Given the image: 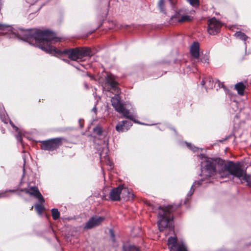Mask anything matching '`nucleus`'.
Masks as SVG:
<instances>
[{
  "label": "nucleus",
  "instance_id": "f257e3e1",
  "mask_svg": "<svg viewBox=\"0 0 251 251\" xmlns=\"http://www.w3.org/2000/svg\"><path fill=\"white\" fill-rule=\"evenodd\" d=\"M201 174L204 178L210 177L218 173L221 177H228L230 175L239 179L242 183L251 184V176L239 164L226 161L220 158L212 159L202 156L201 158Z\"/></svg>",
  "mask_w": 251,
  "mask_h": 251
},
{
  "label": "nucleus",
  "instance_id": "f03ea898",
  "mask_svg": "<svg viewBox=\"0 0 251 251\" xmlns=\"http://www.w3.org/2000/svg\"><path fill=\"white\" fill-rule=\"evenodd\" d=\"M18 34V37L23 36V39L47 52L65 54L69 58L74 61L81 59L78 48L65 50L63 51H60L55 48L52 44L57 42L58 40L54 33L49 31L37 30L31 32L28 30H20Z\"/></svg>",
  "mask_w": 251,
  "mask_h": 251
},
{
  "label": "nucleus",
  "instance_id": "7ed1b4c3",
  "mask_svg": "<svg viewBox=\"0 0 251 251\" xmlns=\"http://www.w3.org/2000/svg\"><path fill=\"white\" fill-rule=\"evenodd\" d=\"M172 207V206L168 205L164 208H160L158 212L157 225L160 231H163L167 227L172 228L171 224L169 223L171 220V218L169 216Z\"/></svg>",
  "mask_w": 251,
  "mask_h": 251
},
{
  "label": "nucleus",
  "instance_id": "20e7f679",
  "mask_svg": "<svg viewBox=\"0 0 251 251\" xmlns=\"http://www.w3.org/2000/svg\"><path fill=\"white\" fill-rule=\"evenodd\" d=\"M106 81L110 85L111 89L115 93V96L111 99L112 105L117 111H121V107L123 105L120 101V98L119 96V89L116 86L117 83L114 80L113 76L111 75H107L106 77Z\"/></svg>",
  "mask_w": 251,
  "mask_h": 251
},
{
  "label": "nucleus",
  "instance_id": "39448f33",
  "mask_svg": "<svg viewBox=\"0 0 251 251\" xmlns=\"http://www.w3.org/2000/svg\"><path fill=\"white\" fill-rule=\"evenodd\" d=\"M122 193L123 195L127 197V199L132 198L133 196L129 191L126 189L123 188L122 186H119L117 188L113 189L110 193V198L112 201H116L120 200V194Z\"/></svg>",
  "mask_w": 251,
  "mask_h": 251
},
{
  "label": "nucleus",
  "instance_id": "423d86ee",
  "mask_svg": "<svg viewBox=\"0 0 251 251\" xmlns=\"http://www.w3.org/2000/svg\"><path fill=\"white\" fill-rule=\"evenodd\" d=\"M62 144V139L57 138L43 142L41 148L44 150L53 151L58 148Z\"/></svg>",
  "mask_w": 251,
  "mask_h": 251
},
{
  "label": "nucleus",
  "instance_id": "0eeeda50",
  "mask_svg": "<svg viewBox=\"0 0 251 251\" xmlns=\"http://www.w3.org/2000/svg\"><path fill=\"white\" fill-rule=\"evenodd\" d=\"M168 245L170 251H187L184 243H177L176 237H170L168 239Z\"/></svg>",
  "mask_w": 251,
  "mask_h": 251
},
{
  "label": "nucleus",
  "instance_id": "6e6552de",
  "mask_svg": "<svg viewBox=\"0 0 251 251\" xmlns=\"http://www.w3.org/2000/svg\"><path fill=\"white\" fill-rule=\"evenodd\" d=\"M221 24L219 21L213 18L208 22V32L211 35L217 34L220 30Z\"/></svg>",
  "mask_w": 251,
  "mask_h": 251
},
{
  "label": "nucleus",
  "instance_id": "1a4fd4ad",
  "mask_svg": "<svg viewBox=\"0 0 251 251\" xmlns=\"http://www.w3.org/2000/svg\"><path fill=\"white\" fill-rule=\"evenodd\" d=\"M104 219L103 217L94 216L86 223L84 228L88 229L98 226L104 221Z\"/></svg>",
  "mask_w": 251,
  "mask_h": 251
},
{
  "label": "nucleus",
  "instance_id": "9d476101",
  "mask_svg": "<svg viewBox=\"0 0 251 251\" xmlns=\"http://www.w3.org/2000/svg\"><path fill=\"white\" fill-rule=\"evenodd\" d=\"M26 193L29 194L30 195L37 198L41 203L44 202V199L37 187H31L29 189L28 191H26Z\"/></svg>",
  "mask_w": 251,
  "mask_h": 251
},
{
  "label": "nucleus",
  "instance_id": "9b49d317",
  "mask_svg": "<svg viewBox=\"0 0 251 251\" xmlns=\"http://www.w3.org/2000/svg\"><path fill=\"white\" fill-rule=\"evenodd\" d=\"M131 126V122L123 121L116 126V129L118 132H124L127 130Z\"/></svg>",
  "mask_w": 251,
  "mask_h": 251
},
{
  "label": "nucleus",
  "instance_id": "f8f14e48",
  "mask_svg": "<svg viewBox=\"0 0 251 251\" xmlns=\"http://www.w3.org/2000/svg\"><path fill=\"white\" fill-rule=\"evenodd\" d=\"M200 46L197 42L194 43L190 48V52L191 55L196 58H198L200 55L199 52Z\"/></svg>",
  "mask_w": 251,
  "mask_h": 251
},
{
  "label": "nucleus",
  "instance_id": "ddd939ff",
  "mask_svg": "<svg viewBox=\"0 0 251 251\" xmlns=\"http://www.w3.org/2000/svg\"><path fill=\"white\" fill-rule=\"evenodd\" d=\"M118 112L119 113H122L125 117L132 120L135 123L142 124V123H140L134 120L133 119V116L130 114L129 111L128 110L125 109L123 106L121 107V111Z\"/></svg>",
  "mask_w": 251,
  "mask_h": 251
},
{
  "label": "nucleus",
  "instance_id": "4468645a",
  "mask_svg": "<svg viewBox=\"0 0 251 251\" xmlns=\"http://www.w3.org/2000/svg\"><path fill=\"white\" fill-rule=\"evenodd\" d=\"M81 59L82 57L86 56H91L92 54L91 53L90 49L89 48H81L79 49Z\"/></svg>",
  "mask_w": 251,
  "mask_h": 251
},
{
  "label": "nucleus",
  "instance_id": "2eb2a0df",
  "mask_svg": "<svg viewBox=\"0 0 251 251\" xmlns=\"http://www.w3.org/2000/svg\"><path fill=\"white\" fill-rule=\"evenodd\" d=\"M235 87L239 95H243L244 94L245 86L243 83L239 82L237 83Z\"/></svg>",
  "mask_w": 251,
  "mask_h": 251
},
{
  "label": "nucleus",
  "instance_id": "dca6fc26",
  "mask_svg": "<svg viewBox=\"0 0 251 251\" xmlns=\"http://www.w3.org/2000/svg\"><path fill=\"white\" fill-rule=\"evenodd\" d=\"M124 251H139L138 248L134 245H127L124 247Z\"/></svg>",
  "mask_w": 251,
  "mask_h": 251
},
{
  "label": "nucleus",
  "instance_id": "f3484780",
  "mask_svg": "<svg viewBox=\"0 0 251 251\" xmlns=\"http://www.w3.org/2000/svg\"><path fill=\"white\" fill-rule=\"evenodd\" d=\"M234 35L237 38L244 40H245L248 38L244 33L240 31L237 32Z\"/></svg>",
  "mask_w": 251,
  "mask_h": 251
},
{
  "label": "nucleus",
  "instance_id": "a211bd4d",
  "mask_svg": "<svg viewBox=\"0 0 251 251\" xmlns=\"http://www.w3.org/2000/svg\"><path fill=\"white\" fill-rule=\"evenodd\" d=\"M52 216L54 220L57 219L60 216V213L58 209L54 208L51 210Z\"/></svg>",
  "mask_w": 251,
  "mask_h": 251
},
{
  "label": "nucleus",
  "instance_id": "6ab92c4d",
  "mask_svg": "<svg viewBox=\"0 0 251 251\" xmlns=\"http://www.w3.org/2000/svg\"><path fill=\"white\" fill-rule=\"evenodd\" d=\"M35 209L39 215H41L44 210V207L40 204H36Z\"/></svg>",
  "mask_w": 251,
  "mask_h": 251
},
{
  "label": "nucleus",
  "instance_id": "aec40b11",
  "mask_svg": "<svg viewBox=\"0 0 251 251\" xmlns=\"http://www.w3.org/2000/svg\"><path fill=\"white\" fill-rule=\"evenodd\" d=\"M190 20H191V18L189 16H187V15H184V16H182L181 17V18L178 19V21L180 23H182V22H186V21H189Z\"/></svg>",
  "mask_w": 251,
  "mask_h": 251
},
{
  "label": "nucleus",
  "instance_id": "412c9836",
  "mask_svg": "<svg viewBox=\"0 0 251 251\" xmlns=\"http://www.w3.org/2000/svg\"><path fill=\"white\" fill-rule=\"evenodd\" d=\"M164 4V0H159L158 2V7L160 10V11L162 12L164 11V9L163 8V5Z\"/></svg>",
  "mask_w": 251,
  "mask_h": 251
},
{
  "label": "nucleus",
  "instance_id": "4be33fe9",
  "mask_svg": "<svg viewBox=\"0 0 251 251\" xmlns=\"http://www.w3.org/2000/svg\"><path fill=\"white\" fill-rule=\"evenodd\" d=\"M7 28L9 31H11L12 30V28L7 25H2L0 24V29L1 30H4V29Z\"/></svg>",
  "mask_w": 251,
  "mask_h": 251
},
{
  "label": "nucleus",
  "instance_id": "5701e85b",
  "mask_svg": "<svg viewBox=\"0 0 251 251\" xmlns=\"http://www.w3.org/2000/svg\"><path fill=\"white\" fill-rule=\"evenodd\" d=\"M94 132L97 134L100 135L101 134L102 131L100 127L97 126L94 129Z\"/></svg>",
  "mask_w": 251,
  "mask_h": 251
},
{
  "label": "nucleus",
  "instance_id": "b1692460",
  "mask_svg": "<svg viewBox=\"0 0 251 251\" xmlns=\"http://www.w3.org/2000/svg\"><path fill=\"white\" fill-rule=\"evenodd\" d=\"M192 5L195 6L198 4V0H187Z\"/></svg>",
  "mask_w": 251,
  "mask_h": 251
},
{
  "label": "nucleus",
  "instance_id": "393cba45",
  "mask_svg": "<svg viewBox=\"0 0 251 251\" xmlns=\"http://www.w3.org/2000/svg\"><path fill=\"white\" fill-rule=\"evenodd\" d=\"M188 146L190 148V149L194 151H195L197 149L196 148L194 147V148H191L190 145L189 144H188Z\"/></svg>",
  "mask_w": 251,
  "mask_h": 251
},
{
  "label": "nucleus",
  "instance_id": "a878e982",
  "mask_svg": "<svg viewBox=\"0 0 251 251\" xmlns=\"http://www.w3.org/2000/svg\"><path fill=\"white\" fill-rule=\"evenodd\" d=\"M17 139L18 141H21V135H19L17 136Z\"/></svg>",
  "mask_w": 251,
  "mask_h": 251
},
{
  "label": "nucleus",
  "instance_id": "bb28decb",
  "mask_svg": "<svg viewBox=\"0 0 251 251\" xmlns=\"http://www.w3.org/2000/svg\"><path fill=\"white\" fill-rule=\"evenodd\" d=\"M201 84L203 86L205 84V81L204 80H202V81L201 82Z\"/></svg>",
  "mask_w": 251,
  "mask_h": 251
},
{
  "label": "nucleus",
  "instance_id": "cd10ccee",
  "mask_svg": "<svg viewBox=\"0 0 251 251\" xmlns=\"http://www.w3.org/2000/svg\"><path fill=\"white\" fill-rule=\"evenodd\" d=\"M110 233H111V236H113V231H112L111 230H110Z\"/></svg>",
  "mask_w": 251,
  "mask_h": 251
},
{
  "label": "nucleus",
  "instance_id": "c85d7f7f",
  "mask_svg": "<svg viewBox=\"0 0 251 251\" xmlns=\"http://www.w3.org/2000/svg\"><path fill=\"white\" fill-rule=\"evenodd\" d=\"M209 79V82H211V81H212V79L211 78H210Z\"/></svg>",
  "mask_w": 251,
  "mask_h": 251
},
{
  "label": "nucleus",
  "instance_id": "c756f323",
  "mask_svg": "<svg viewBox=\"0 0 251 251\" xmlns=\"http://www.w3.org/2000/svg\"><path fill=\"white\" fill-rule=\"evenodd\" d=\"M96 110V108H93V110H94H94Z\"/></svg>",
  "mask_w": 251,
  "mask_h": 251
}]
</instances>
